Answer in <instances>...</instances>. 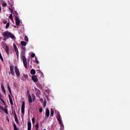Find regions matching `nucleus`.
<instances>
[{
  "label": "nucleus",
  "instance_id": "nucleus-3",
  "mask_svg": "<svg viewBox=\"0 0 130 130\" xmlns=\"http://www.w3.org/2000/svg\"><path fill=\"white\" fill-rule=\"evenodd\" d=\"M24 110H25V102H23L22 103L21 110V116L22 117H23V116L24 115V113H25Z\"/></svg>",
  "mask_w": 130,
  "mask_h": 130
},
{
  "label": "nucleus",
  "instance_id": "nucleus-18",
  "mask_svg": "<svg viewBox=\"0 0 130 130\" xmlns=\"http://www.w3.org/2000/svg\"><path fill=\"white\" fill-rule=\"evenodd\" d=\"M30 74L32 75H35L36 74V71L35 69H31L30 70Z\"/></svg>",
  "mask_w": 130,
  "mask_h": 130
},
{
  "label": "nucleus",
  "instance_id": "nucleus-23",
  "mask_svg": "<svg viewBox=\"0 0 130 130\" xmlns=\"http://www.w3.org/2000/svg\"><path fill=\"white\" fill-rule=\"evenodd\" d=\"M46 104H47V101H46V99H45L44 102L43 104L44 107H46Z\"/></svg>",
  "mask_w": 130,
  "mask_h": 130
},
{
  "label": "nucleus",
  "instance_id": "nucleus-17",
  "mask_svg": "<svg viewBox=\"0 0 130 130\" xmlns=\"http://www.w3.org/2000/svg\"><path fill=\"white\" fill-rule=\"evenodd\" d=\"M20 44H21V45L22 46H26V42L25 41H21Z\"/></svg>",
  "mask_w": 130,
  "mask_h": 130
},
{
  "label": "nucleus",
  "instance_id": "nucleus-11",
  "mask_svg": "<svg viewBox=\"0 0 130 130\" xmlns=\"http://www.w3.org/2000/svg\"><path fill=\"white\" fill-rule=\"evenodd\" d=\"M27 130H31V123L30 121L27 122Z\"/></svg>",
  "mask_w": 130,
  "mask_h": 130
},
{
  "label": "nucleus",
  "instance_id": "nucleus-45",
  "mask_svg": "<svg viewBox=\"0 0 130 130\" xmlns=\"http://www.w3.org/2000/svg\"><path fill=\"white\" fill-rule=\"evenodd\" d=\"M60 126H61L60 128H61V129H62V128L63 127V123H62V125L61 124H60Z\"/></svg>",
  "mask_w": 130,
  "mask_h": 130
},
{
  "label": "nucleus",
  "instance_id": "nucleus-32",
  "mask_svg": "<svg viewBox=\"0 0 130 130\" xmlns=\"http://www.w3.org/2000/svg\"><path fill=\"white\" fill-rule=\"evenodd\" d=\"M0 59L2 60V61L3 62H4V59H3V56H2V54H1V52H0Z\"/></svg>",
  "mask_w": 130,
  "mask_h": 130
},
{
  "label": "nucleus",
  "instance_id": "nucleus-31",
  "mask_svg": "<svg viewBox=\"0 0 130 130\" xmlns=\"http://www.w3.org/2000/svg\"><path fill=\"white\" fill-rule=\"evenodd\" d=\"M9 26H10V23L8 22V23L6 24V29H8V28H9Z\"/></svg>",
  "mask_w": 130,
  "mask_h": 130
},
{
  "label": "nucleus",
  "instance_id": "nucleus-21",
  "mask_svg": "<svg viewBox=\"0 0 130 130\" xmlns=\"http://www.w3.org/2000/svg\"><path fill=\"white\" fill-rule=\"evenodd\" d=\"M13 128H14V130H19V129L17 128L16 125V124H15V123H13Z\"/></svg>",
  "mask_w": 130,
  "mask_h": 130
},
{
  "label": "nucleus",
  "instance_id": "nucleus-9",
  "mask_svg": "<svg viewBox=\"0 0 130 130\" xmlns=\"http://www.w3.org/2000/svg\"><path fill=\"white\" fill-rule=\"evenodd\" d=\"M50 111L49 110V109H46V113H45V116L47 118H49L50 116Z\"/></svg>",
  "mask_w": 130,
  "mask_h": 130
},
{
  "label": "nucleus",
  "instance_id": "nucleus-41",
  "mask_svg": "<svg viewBox=\"0 0 130 130\" xmlns=\"http://www.w3.org/2000/svg\"><path fill=\"white\" fill-rule=\"evenodd\" d=\"M14 110H12V115H14V116H15V112H14Z\"/></svg>",
  "mask_w": 130,
  "mask_h": 130
},
{
  "label": "nucleus",
  "instance_id": "nucleus-14",
  "mask_svg": "<svg viewBox=\"0 0 130 130\" xmlns=\"http://www.w3.org/2000/svg\"><path fill=\"white\" fill-rule=\"evenodd\" d=\"M28 100L29 103H31L32 102L31 96L29 93H28Z\"/></svg>",
  "mask_w": 130,
  "mask_h": 130
},
{
  "label": "nucleus",
  "instance_id": "nucleus-29",
  "mask_svg": "<svg viewBox=\"0 0 130 130\" xmlns=\"http://www.w3.org/2000/svg\"><path fill=\"white\" fill-rule=\"evenodd\" d=\"M3 111H4V112H5V113H6V114H8V110H7V108L4 109V110H3Z\"/></svg>",
  "mask_w": 130,
  "mask_h": 130
},
{
  "label": "nucleus",
  "instance_id": "nucleus-27",
  "mask_svg": "<svg viewBox=\"0 0 130 130\" xmlns=\"http://www.w3.org/2000/svg\"><path fill=\"white\" fill-rule=\"evenodd\" d=\"M35 122H36L35 118L33 117L32 118V124H34L35 123Z\"/></svg>",
  "mask_w": 130,
  "mask_h": 130
},
{
  "label": "nucleus",
  "instance_id": "nucleus-40",
  "mask_svg": "<svg viewBox=\"0 0 130 130\" xmlns=\"http://www.w3.org/2000/svg\"><path fill=\"white\" fill-rule=\"evenodd\" d=\"M7 6V4H6V3H4L3 4V7H6Z\"/></svg>",
  "mask_w": 130,
  "mask_h": 130
},
{
  "label": "nucleus",
  "instance_id": "nucleus-16",
  "mask_svg": "<svg viewBox=\"0 0 130 130\" xmlns=\"http://www.w3.org/2000/svg\"><path fill=\"white\" fill-rule=\"evenodd\" d=\"M9 99H10V104H11L12 105H13V100L12 99V98H11V96L10 94H9Z\"/></svg>",
  "mask_w": 130,
  "mask_h": 130
},
{
  "label": "nucleus",
  "instance_id": "nucleus-34",
  "mask_svg": "<svg viewBox=\"0 0 130 130\" xmlns=\"http://www.w3.org/2000/svg\"><path fill=\"white\" fill-rule=\"evenodd\" d=\"M9 18L11 19V20H13V15L12 14H11L10 15Z\"/></svg>",
  "mask_w": 130,
  "mask_h": 130
},
{
  "label": "nucleus",
  "instance_id": "nucleus-44",
  "mask_svg": "<svg viewBox=\"0 0 130 130\" xmlns=\"http://www.w3.org/2000/svg\"><path fill=\"white\" fill-rule=\"evenodd\" d=\"M14 14H16V15H18V13L17 11H14Z\"/></svg>",
  "mask_w": 130,
  "mask_h": 130
},
{
  "label": "nucleus",
  "instance_id": "nucleus-48",
  "mask_svg": "<svg viewBox=\"0 0 130 130\" xmlns=\"http://www.w3.org/2000/svg\"><path fill=\"white\" fill-rule=\"evenodd\" d=\"M7 120H8V122H9V119L8 118H7Z\"/></svg>",
  "mask_w": 130,
  "mask_h": 130
},
{
  "label": "nucleus",
  "instance_id": "nucleus-52",
  "mask_svg": "<svg viewBox=\"0 0 130 130\" xmlns=\"http://www.w3.org/2000/svg\"><path fill=\"white\" fill-rule=\"evenodd\" d=\"M4 103V105H6L5 101H4V103Z\"/></svg>",
  "mask_w": 130,
  "mask_h": 130
},
{
  "label": "nucleus",
  "instance_id": "nucleus-2",
  "mask_svg": "<svg viewBox=\"0 0 130 130\" xmlns=\"http://www.w3.org/2000/svg\"><path fill=\"white\" fill-rule=\"evenodd\" d=\"M3 36L4 37V38H5V37H7L8 38H10L13 40H14L15 39V36L8 31L4 32L3 33Z\"/></svg>",
  "mask_w": 130,
  "mask_h": 130
},
{
  "label": "nucleus",
  "instance_id": "nucleus-54",
  "mask_svg": "<svg viewBox=\"0 0 130 130\" xmlns=\"http://www.w3.org/2000/svg\"><path fill=\"white\" fill-rule=\"evenodd\" d=\"M43 130H46V129H44Z\"/></svg>",
  "mask_w": 130,
  "mask_h": 130
},
{
  "label": "nucleus",
  "instance_id": "nucleus-20",
  "mask_svg": "<svg viewBox=\"0 0 130 130\" xmlns=\"http://www.w3.org/2000/svg\"><path fill=\"white\" fill-rule=\"evenodd\" d=\"M7 86H8V89H9V92H10V93L12 95V90H11V88H10V86H9V84H7Z\"/></svg>",
  "mask_w": 130,
  "mask_h": 130
},
{
  "label": "nucleus",
  "instance_id": "nucleus-13",
  "mask_svg": "<svg viewBox=\"0 0 130 130\" xmlns=\"http://www.w3.org/2000/svg\"><path fill=\"white\" fill-rule=\"evenodd\" d=\"M41 92L39 89H37L36 90V94L37 96L39 97L41 95Z\"/></svg>",
  "mask_w": 130,
  "mask_h": 130
},
{
  "label": "nucleus",
  "instance_id": "nucleus-33",
  "mask_svg": "<svg viewBox=\"0 0 130 130\" xmlns=\"http://www.w3.org/2000/svg\"><path fill=\"white\" fill-rule=\"evenodd\" d=\"M32 100L35 101L36 100V97L35 96V95L34 94H32Z\"/></svg>",
  "mask_w": 130,
  "mask_h": 130
},
{
  "label": "nucleus",
  "instance_id": "nucleus-6",
  "mask_svg": "<svg viewBox=\"0 0 130 130\" xmlns=\"http://www.w3.org/2000/svg\"><path fill=\"white\" fill-rule=\"evenodd\" d=\"M10 69L11 73H10L9 74H10L11 73L12 76H15V74L14 72V66H13V65H11Z\"/></svg>",
  "mask_w": 130,
  "mask_h": 130
},
{
  "label": "nucleus",
  "instance_id": "nucleus-43",
  "mask_svg": "<svg viewBox=\"0 0 130 130\" xmlns=\"http://www.w3.org/2000/svg\"><path fill=\"white\" fill-rule=\"evenodd\" d=\"M0 100L3 102L4 103V101L3 100L2 98H0Z\"/></svg>",
  "mask_w": 130,
  "mask_h": 130
},
{
  "label": "nucleus",
  "instance_id": "nucleus-26",
  "mask_svg": "<svg viewBox=\"0 0 130 130\" xmlns=\"http://www.w3.org/2000/svg\"><path fill=\"white\" fill-rule=\"evenodd\" d=\"M24 41L26 42H28V38L27 36L24 37Z\"/></svg>",
  "mask_w": 130,
  "mask_h": 130
},
{
  "label": "nucleus",
  "instance_id": "nucleus-49",
  "mask_svg": "<svg viewBox=\"0 0 130 130\" xmlns=\"http://www.w3.org/2000/svg\"><path fill=\"white\" fill-rule=\"evenodd\" d=\"M4 41H6V39L5 37V38H4Z\"/></svg>",
  "mask_w": 130,
  "mask_h": 130
},
{
  "label": "nucleus",
  "instance_id": "nucleus-36",
  "mask_svg": "<svg viewBox=\"0 0 130 130\" xmlns=\"http://www.w3.org/2000/svg\"><path fill=\"white\" fill-rule=\"evenodd\" d=\"M0 109L1 110H3V111L5 110L3 106H1V105H0Z\"/></svg>",
  "mask_w": 130,
  "mask_h": 130
},
{
  "label": "nucleus",
  "instance_id": "nucleus-35",
  "mask_svg": "<svg viewBox=\"0 0 130 130\" xmlns=\"http://www.w3.org/2000/svg\"><path fill=\"white\" fill-rule=\"evenodd\" d=\"M42 112H43V108H40V109H39V112H40V113H42Z\"/></svg>",
  "mask_w": 130,
  "mask_h": 130
},
{
  "label": "nucleus",
  "instance_id": "nucleus-24",
  "mask_svg": "<svg viewBox=\"0 0 130 130\" xmlns=\"http://www.w3.org/2000/svg\"><path fill=\"white\" fill-rule=\"evenodd\" d=\"M35 62L37 63V64H39V61L38 60V59L37 58V57H35Z\"/></svg>",
  "mask_w": 130,
  "mask_h": 130
},
{
  "label": "nucleus",
  "instance_id": "nucleus-25",
  "mask_svg": "<svg viewBox=\"0 0 130 130\" xmlns=\"http://www.w3.org/2000/svg\"><path fill=\"white\" fill-rule=\"evenodd\" d=\"M21 49L22 51H26V47L24 46H21Z\"/></svg>",
  "mask_w": 130,
  "mask_h": 130
},
{
  "label": "nucleus",
  "instance_id": "nucleus-39",
  "mask_svg": "<svg viewBox=\"0 0 130 130\" xmlns=\"http://www.w3.org/2000/svg\"><path fill=\"white\" fill-rule=\"evenodd\" d=\"M9 9L10 11H11V13H13V10L12 9L9 8Z\"/></svg>",
  "mask_w": 130,
  "mask_h": 130
},
{
  "label": "nucleus",
  "instance_id": "nucleus-51",
  "mask_svg": "<svg viewBox=\"0 0 130 130\" xmlns=\"http://www.w3.org/2000/svg\"><path fill=\"white\" fill-rule=\"evenodd\" d=\"M2 9H1V7L0 6V11H1Z\"/></svg>",
  "mask_w": 130,
  "mask_h": 130
},
{
  "label": "nucleus",
  "instance_id": "nucleus-7",
  "mask_svg": "<svg viewBox=\"0 0 130 130\" xmlns=\"http://www.w3.org/2000/svg\"><path fill=\"white\" fill-rule=\"evenodd\" d=\"M15 24L16 26H19L20 24V20L17 16L15 17Z\"/></svg>",
  "mask_w": 130,
  "mask_h": 130
},
{
  "label": "nucleus",
  "instance_id": "nucleus-10",
  "mask_svg": "<svg viewBox=\"0 0 130 130\" xmlns=\"http://www.w3.org/2000/svg\"><path fill=\"white\" fill-rule=\"evenodd\" d=\"M14 119L15 120V122H16L17 124H19V121L18 120V117L16 115L15 110H14Z\"/></svg>",
  "mask_w": 130,
  "mask_h": 130
},
{
  "label": "nucleus",
  "instance_id": "nucleus-1",
  "mask_svg": "<svg viewBox=\"0 0 130 130\" xmlns=\"http://www.w3.org/2000/svg\"><path fill=\"white\" fill-rule=\"evenodd\" d=\"M25 55V51L22 50L21 53V56L22 57L23 63L24 68L25 69H27V62L26 58Z\"/></svg>",
  "mask_w": 130,
  "mask_h": 130
},
{
  "label": "nucleus",
  "instance_id": "nucleus-4",
  "mask_svg": "<svg viewBox=\"0 0 130 130\" xmlns=\"http://www.w3.org/2000/svg\"><path fill=\"white\" fill-rule=\"evenodd\" d=\"M56 118L59 122V124L60 125H61V126H63V124L62 123V120H61V117L59 113L57 114V115L56 116Z\"/></svg>",
  "mask_w": 130,
  "mask_h": 130
},
{
  "label": "nucleus",
  "instance_id": "nucleus-53",
  "mask_svg": "<svg viewBox=\"0 0 130 130\" xmlns=\"http://www.w3.org/2000/svg\"><path fill=\"white\" fill-rule=\"evenodd\" d=\"M27 93H29V91H27Z\"/></svg>",
  "mask_w": 130,
  "mask_h": 130
},
{
  "label": "nucleus",
  "instance_id": "nucleus-5",
  "mask_svg": "<svg viewBox=\"0 0 130 130\" xmlns=\"http://www.w3.org/2000/svg\"><path fill=\"white\" fill-rule=\"evenodd\" d=\"M14 71L15 72V74H16V76H17V77H19L20 76L19 70L17 66H15V68H14Z\"/></svg>",
  "mask_w": 130,
  "mask_h": 130
},
{
  "label": "nucleus",
  "instance_id": "nucleus-8",
  "mask_svg": "<svg viewBox=\"0 0 130 130\" xmlns=\"http://www.w3.org/2000/svg\"><path fill=\"white\" fill-rule=\"evenodd\" d=\"M32 80L34 82L37 83L38 81V79L37 76H32L31 77Z\"/></svg>",
  "mask_w": 130,
  "mask_h": 130
},
{
  "label": "nucleus",
  "instance_id": "nucleus-55",
  "mask_svg": "<svg viewBox=\"0 0 130 130\" xmlns=\"http://www.w3.org/2000/svg\"><path fill=\"white\" fill-rule=\"evenodd\" d=\"M14 27L16 28V26H15Z\"/></svg>",
  "mask_w": 130,
  "mask_h": 130
},
{
  "label": "nucleus",
  "instance_id": "nucleus-50",
  "mask_svg": "<svg viewBox=\"0 0 130 130\" xmlns=\"http://www.w3.org/2000/svg\"><path fill=\"white\" fill-rule=\"evenodd\" d=\"M0 98H2L1 93H0Z\"/></svg>",
  "mask_w": 130,
  "mask_h": 130
},
{
  "label": "nucleus",
  "instance_id": "nucleus-47",
  "mask_svg": "<svg viewBox=\"0 0 130 130\" xmlns=\"http://www.w3.org/2000/svg\"><path fill=\"white\" fill-rule=\"evenodd\" d=\"M3 22H4V24H6V23H7V21H4Z\"/></svg>",
  "mask_w": 130,
  "mask_h": 130
},
{
  "label": "nucleus",
  "instance_id": "nucleus-42",
  "mask_svg": "<svg viewBox=\"0 0 130 130\" xmlns=\"http://www.w3.org/2000/svg\"><path fill=\"white\" fill-rule=\"evenodd\" d=\"M16 56H17V59L19 58V53H16Z\"/></svg>",
  "mask_w": 130,
  "mask_h": 130
},
{
  "label": "nucleus",
  "instance_id": "nucleus-28",
  "mask_svg": "<svg viewBox=\"0 0 130 130\" xmlns=\"http://www.w3.org/2000/svg\"><path fill=\"white\" fill-rule=\"evenodd\" d=\"M14 51H15L16 53H19V50H18V48H15Z\"/></svg>",
  "mask_w": 130,
  "mask_h": 130
},
{
  "label": "nucleus",
  "instance_id": "nucleus-15",
  "mask_svg": "<svg viewBox=\"0 0 130 130\" xmlns=\"http://www.w3.org/2000/svg\"><path fill=\"white\" fill-rule=\"evenodd\" d=\"M54 114V111L53 110V109H51L50 111V117H53Z\"/></svg>",
  "mask_w": 130,
  "mask_h": 130
},
{
  "label": "nucleus",
  "instance_id": "nucleus-38",
  "mask_svg": "<svg viewBox=\"0 0 130 130\" xmlns=\"http://www.w3.org/2000/svg\"><path fill=\"white\" fill-rule=\"evenodd\" d=\"M23 77H24V78L26 79V78H28V75H23Z\"/></svg>",
  "mask_w": 130,
  "mask_h": 130
},
{
  "label": "nucleus",
  "instance_id": "nucleus-12",
  "mask_svg": "<svg viewBox=\"0 0 130 130\" xmlns=\"http://www.w3.org/2000/svg\"><path fill=\"white\" fill-rule=\"evenodd\" d=\"M5 50H6V52L7 53V54L9 55V54H10V49H9V47L8 45L6 46Z\"/></svg>",
  "mask_w": 130,
  "mask_h": 130
},
{
  "label": "nucleus",
  "instance_id": "nucleus-19",
  "mask_svg": "<svg viewBox=\"0 0 130 130\" xmlns=\"http://www.w3.org/2000/svg\"><path fill=\"white\" fill-rule=\"evenodd\" d=\"M35 127L36 130H38L39 128V122H36V124L35 125Z\"/></svg>",
  "mask_w": 130,
  "mask_h": 130
},
{
  "label": "nucleus",
  "instance_id": "nucleus-37",
  "mask_svg": "<svg viewBox=\"0 0 130 130\" xmlns=\"http://www.w3.org/2000/svg\"><path fill=\"white\" fill-rule=\"evenodd\" d=\"M13 48H14V49L17 48V47L15 44H13Z\"/></svg>",
  "mask_w": 130,
  "mask_h": 130
},
{
  "label": "nucleus",
  "instance_id": "nucleus-22",
  "mask_svg": "<svg viewBox=\"0 0 130 130\" xmlns=\"http://www.w3.org/2000/svg\"><path fill=\"white\" fill-rule=\"evenodd\" d=\"M1 88H2L3 91L5 93L6 90H5V87L3 84L1 85Z\"/></svg>",
  "mask_w": 130,
  "mask_h": 130
},
{
  "label": "nucleus",
  "instance_id": "nucleus-46",
  "mask_svg": "<svg viewBox=\"0 0 130 130\" xmlns=\"http://www.w3.org/2000/svg\"><path fill=\"white\" fill-rule=\"evenodd\" d=\"M40 101L43 102L44 101L43 99V98L40 99Z\"/></svg>",
  "mask_w": 130,
  "mask_h": 130
},
{
  "label": "nucleus",
  "instance_id": "nucleus-30",
  "mask_svg": "<svg viewBox=\"0 0 130 130\" xmlns=\"http://www.w3.org/2000/svg\"><path fill=\"white\" fill-rule=\"evenodd\" d=\"M35 56H36L35 53H32L31 54V57L34 58V57H35Z\"/></svg>",
  "mask_w": 130,
  "mask_h": 130
}]
</instances>
